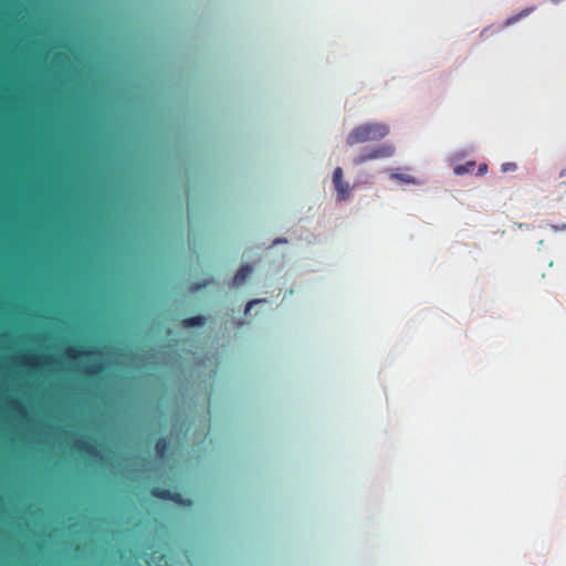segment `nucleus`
<instances>
[{"label":"nucleus","instance_id":"nucleus-19","mask_svg":"<svg viewBox=\"0 0 566 566\" xmlns=\"http://www.w3.org/2000/svg\"><path fill=\"white\" fill-rule=\"evenodd\" d=\"M280 242H286V239H283V240L277 239V240H275L274 244L280 243Z\"/></svg>","mask_w":566,"mask_h":566},{"label":"nucleus","instance_id":"nucleus-10","mask_svg":"<svg viewBox=\"0 0 566 566\" xmlns=\"http://www.w3.org/2000/svg\"><path fill=\"white\" fill-rule=\"evenodd\" d=\"M475 168V161L470 160L464 165H458L453 168V171L457 176H462L464 174L472 172Z\"/></svg>","mask_w":566,"mask_h":566},{"label":"nucleus","instance_id":"nucleus-15","mask_svg":"<svg viewBox=\"0 0 566 566\" xmlns=\"http://www.w3.org/2000/svg\"><path fill=\"white\" fill-rule=\"evenodd\" d=\"M516 169V164L515 163H505L502 165L501 167V170L503 172H506V171H513Z\"/></svg>","mask_w":566,"mask_h":566},{"label":"nucleus","instance_id":"nucleus-9","mask_svg":"<svg viewBox=\"0 0 566 566\" xmlns=\"http://www.w3.org/2000/svg\"><path fill=\"white\" fill-rule=\"evenodd\" d=\"M103 370H104V365L101 361H97V363H92V364L87 365L83 369V373L87 377H95V376H98Z\"/></svg>","mask_w":566,"mask_h":566},{"label":"nucleus","instance_id":"nucleus-21","mask_svg":"<svg viewBox=\"0 0 566 566\" xmlns=\"http://www.w3.org/2000/svg\"><path fill=\"white\" fill-rule=\"evenodd\" d=\"M554 4H558L559 2H562L563 0H551Z\"/></svg>","mask_w":566,"mask_h":566},{"label":"nucleus","instance_id":"nucleus-8","mask_svg":"<svg viewBox=\"0 0 566 566\" xmlns=\"http://www.w3.org/2000/svg\"><path fill=\"white\" fill-rule=\"evenodd\" d=\"M168 450H169V441L167 440V438L161 437V438L157 439L156 444H155V451H156L157 457L160 459H165L167 457Z\"/></svg>","mask_w":566,"mask_h":566},{"label":"nucleus","instance_id":"nucleus-4","mask_svg":"<svg viewBox=\"0 0 566 566\" xmlns=\"http://www.w3.org/2000/svg\"><path fill=\"white\" fill-rule=\"evenodd\" d=\"M150 495L165 501H172L178 504H190L191 501L184 500L182 495L179 492H172L169 489L155 486L150 490Z\"/></svg>","mask_w":566,"mask_h":566},{"label":"nucleus","instance_id":"nucleus-12","mask_svg":"<svg viewBox=\"0 0 566 566\" xmlns=\"http://www.w3.org/2000/svg\"><path fill=\"white\" fill-rule=\"evenodd\" d=\"M533 10H534V8H527V9L522 10L520 13L506 19L504 25L510 27V25L514 24L515 22L520 21L522 18L527 17L531 12H533Z\"/></svg>","mask_w":566,"mask_h":566},{"label":"nucleus","instance_id":"nucleus-14","mask_svg":"<svg viewBox=\"0 0 566 566\" xmlns=\"http://www.w3.org/2000/svg\"><path fill=\"white\" fill-rule=\"evenodd\" d=\"M394 177L407 184L415 182V178L409 175H394Z\"/></svg>","mask_w":566,"mask_h":566},{"label":"nucleus","instance_id":"nucleus-5","mask_svg":"<svg viewBox=\"0 0 566 566\" xmlns=\"http://www.w3.org/2000/svg\"><path fill=\"white\" fill-rule=\"evenodd\" d=\"M74 449L78 451L80 453L90 455V457H96L98 454V450L94 443H92L88 440L85 439H78L74 443Z\"/></svg>","mask_w":566,"mask_h":566},{"label":"nucleus","instance_id":"nucleus-11","mask_svg":"<svg viewBox=\"0 0 566 566\" xmlns=\"http://www.w3.org/2000/svg\"><path fill=\"white\" fill-rule=\"evenodd\" d=\"M205 323H206V317L202 315H197V316L185 318L182 321V326L195 327V326H201Z\"/></svg>","mask_w":566,"mask_h":566},{"label":"nucleus","instance_id":"nucleus-18","mask_svg":"<svg viewBox=\"0 0 566 566\" xmlns=\"http://www.w3.org/2000/svg\"><path fill=\"white\" fill-rule=\"evenodd\" d=\"M11 408L13 410H18V411H21L22 410V405L18 401V400H13L11 401Z\"/></svg>","mask_w":566,"mask_h":566},{"label":"nucleus","instance_id":"nucleus-1","mask_svg":"<svg viewBox=\"0 0 566 566\" xmlns=\"http://www.w3.org/2000/svg\"><path fill=\"white\" fill-rule=\"evenodd\" d=\"M388 134L389 127L384 123H365L353 128L346 137V144L353 147L357 144L379 142Z\"/></svg>","mask_w":566,"mask_h":566},{"label":"nucleus","instance_id":"nucleus-6","mask_svg":"<svg viewBox=\"0 0 566 566\" xmlns=\"http://www.w3.org/2000/svg\"><path fill=\"white\" fill-rule=\"evenodd\" d=\"M65 354L71 359H77L81 357H93V356L99 355L101 352L95 350V349L83 350L77 347H70L65 350Z\"/></svg>","mask_w":566,"mask_h":566},{"label":"nucleus","instance_id":"nucleus-7","mask_svg":"<svg viewBox=\"0 0 566 566\" xmlns=\"http://www.w3.org/2000/svg\"><path fill=\"white\" fill-rule=\"evenodd\" d=\"M252 273V266L251 265H243L241 266L234 277H233V284L234 285H240L242 283H244L247 281V279L251 275Z\"/></svg>","mask_w":566,"mask_h":566},{"label":"nucleus","instance_id":"nucleus-2","mask_svg":"<svg viewBox=\"0 0 566 566\" xmlns=\"http://www.w3.org/2000/svg\"><path fill=\"white\" fill-rule=\"evenodd\" d=\"M395 153V148L390 144H382L378 145L373 148H366L364 149L359 155H357L353 163L355 166H360L366 161L380 159V158H388L391 157Z\"/></svg>","mask_w":566,"mask_h":566},{"label":"nucleus","instance_id":"nucleus-20","mask_svg":"<svg viewBox=\"0 0 566 566\" xmlns=\"http://www.w3.org/2000/svg\"><path fill=\"white\" fill-rule=\"evenodd\" d=\"M566 175V169L562 170L559 177H564Z\"/></svg>","mask_w":566,"mask_h":566},{"label":"nucleus","instance_id":"nucleus-22","mask_svg":"<svg viewBox=\"0 0 566 566\" xmlns=\"http://www.w3.org/2000/svg\"><path fill=\"white\" fill-rule=\"evenodd\" d=\"M44 360H45L46 363H49V361H51V360H52V358H51V357H45V359H44Z\"/></svg>","mask_w":566,"mask_h":566},{"label":"nucleus","instance_id":"nucleus-13","mask_svg":"<svg viewBox=\"0 0 566 566\" xmlns=\"http://www.w3.org/2000/svg\"><path fill=\"white\" fill-rule=\"evenodd\" d=\"M24 364L30 367H36L39 365V360L35 356H27L24 357Z\"/></svg>","mask_w":566,"mask_h":566},{"label":"nucleus","instance_id":"nucleus-17","mask_svg":"<svg viewBox=\"0 0 566 566\" xmlns=\"http://www.w3.org/2000/svg\"><path fill=\"white\" fill-rule=\"evenodd\" d=\"M488 171V165L486 164H481L479 166V169H478V174L479 176H482L484 175L485 172Z\"/></svg>","mask_w":566,"mask_h":566},{"label":"nucleus","instance_id":"nucleus-16","mask_svg":"<svg viewBox=\"0 0 566 566\" xmlns=\"http://www.w3.org/2000/svg\"><path fill=\"white\" fill-rule=\"evenodd\" d=\"M261 302H264V300H252V301L248 302V304L245 306V314H248L250 312V310L253 307V305L259 304Z\"/></svg>","mask_w":566,"mask_h":566},{"label":"nucleus","instance_id":"nucleus-3","mask_svg":"<svg viewBox=\"0 0 566 566\" xmlns=\"http://www.w3.org/2000/svg\"><path fill=\"white\" fill-rule=\"evenodd\" d=\"M333 182H334V187L337 192V200H339V201L347 200L350 196L352 189H350L349 184L344 181L343 169L340 167H337L334 170Z\"/></svg>","mask_w":566,"mask_h":566}]
</instances>
